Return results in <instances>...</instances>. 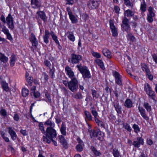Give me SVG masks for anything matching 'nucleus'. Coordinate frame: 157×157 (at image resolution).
<instances>
[{
	"instance_id": "obj_1",
	"label": "nucleus",
	"mask_w": 157,
	"mask_h": 157,
	"mask_svg": "<svg viewBox=\"0 0 157 157\" xmlns=\"http://www.w3.org/2000/svg\"><path fill=\"white\" fill-rule=\"evenodd\" d=\"M45 136H43V140L48 144L51 142V139H55L57 136L56 131L54 128H47L45 134Z\"/></svg>"
},
{
	"instance_id": "obj_2",
	"label": "nucleus",
	"mask_w": 157,
	"mask_h": 157,
	"mask_svg": "<svg viewBox=\"0 0 157 157\" xmlns=\"http://www.w3.org/2000/svg\"><path fill=\"white\" fill-rule=\"evenodd\" d=\"M76 67L82 74V77L85 81H88L91 77V75L88 68L85 66H82L81 63L78 64Z\"/></svg>"
},
{
	"instance_id": "obj_3",
	"label": "nucleus",
	"mask_w": 157,
	"mask_h": 157,
	"mask_svg": "<svg viewBox=\"0 0 157 157\" xmlns=\"http://www.w3.org/2000/svg\"><path fill=\"white\" fill-rule=\"evenodd\" d=\"M78 81L76 78H72L69 82L68 88L72 92H75L78 89Z\"/></svg>"
},
{
	"instance_id": "obj_4",
	"label": "nucleus",
	"mask_w": 157,
	"mask_h": 157,
	"mask_svg": "<svg viewBox=\"0 0 157 157\" xmlns=\"http://www.w3.org/2000/svg\"><path fill=\"white\" fill-rule=\"evenodd\" d=\"M71 62L73 64L78 63L82 59V56L79 55L72 54L71 55Z\"/></svg>"
},
{
	"instance_id": "obj_5",
	"label": "nucleus",
	"mask_w": 157,
	"mask_h": 157,
	"mask_svg": "<svg viewBox=\"0 0 157 157\" xmlns=\"http://www.w3.org/2000/svg\"><path fill=\"white\" fill-rule=\"evenodd\" d=\"M100 0H90L88 4V7L90 9H94L97 8L99 4Z\"/></svg>"
},
{
	"instance_id": "obj_6",
	"label": "nucleus",
	"mask_w": 157,
	"mask_h": 157,
	"mask_svg": "<svg viewBox=\"0 0 157 157\" xmlns=\"http://www.w3.org/2000/svg\"><path fill=\"white\" fill-rule=\"evenodd\" d=\"M113 75L115 78V82L120 86H122L121 76L120 74L116 71L113 72Z\"/></svg>"
},
{
	"instance_id": "obj_7",
	"label": "nucleus",
	"mask_w": 157,
	"mask_h": 157,
	"mask_svg": "<svg viewBox=\"0 0 157 157\" xmlns=\"http://www.w3.org/2000/svg\"><path fill=\"white\" fill-rule=\"evenodd\" d=\"M6 21L9 28L12 30L14 28L13 19L10 14H9L6 17Z\"/></svg>"
},
{
	"instance_id": "obj_8",
	"label": "nucleus",
	"mask_w": 157,
	"mask_h": 157,
	"mask_svg": "<svg viewBox=\"0 0 157 157\" xmlns=\"http://www.w3.org/2000/svg\"><path fill=\"white\" fill-rule=\"evenodd\" d=\"M67 10L68 12L70 19L73 24H75L78 22V19L73 14L72 12L69 7H67Z\"/></svg>"
},
{
	"instance_id": "obj_9",
	"label": "nucleus",
	"mask_w": 157,
	"mask_h": 157,
	"mask_svg": "<svg viewBox=\"0 0 157 157\" xmlns=\"http://www.w3.org/2000/svg\"><path fill=\"white\" fill-rule=\"evenodd\" d=\"M144 143V139L141 137H137V140L133 142L132 145L136 147H139L140 145H143Z\"/></svg>"
},
{
	"instance_id": "obj_10",
	"label": "nucleus",
	"mask_w": 157,
	"mask_h": 157,
	"mask_svg": "<svg viewBox=\"0 0 157 157\" xmlns=\"http://www.w3.org/2000/svg\"><path fill=\"white\" fill-rule=\"evenodd\" d=\"M110 28L111 29L113 36L115 37L117 35V30L115 27L113 22L111 20L109 21Z\"/></svg>"
},
{
	"instance_id": "obj_11",
	"label": "nucleus",
	"mask_w": 157,
	"mask_h": 157,
	"mask_svg": "<svg viewBox=\"0 0 157 157\" xmlns=\"http://www.w3.org/2000/svg\"><path fill=\"white\" fill-rule=\"evenodd\" d=\"M65 71L67 75L69 78H71V79L73 78H76L74 77L75 76L74 72L68 66H66L65 68Z\"/></svg>"
},
{
	"instance_id": "obj_12",
	"label": "nucleus",
	"mask_w": 157,
	"mask_h": 157,
	"mask_svg": "<svg viewBox=\"0 0 157 157\" xmlns=\"http://www.w3.org/2000/svg\"><path fill=\"white\" fill-rule=\"evenodd\" d=\"M30 42L32 44V46L36 48L38 44V42L33 33H32L31 36L30 38Z\"/></svg>"
},
{
	"instance_id": "obj_13",
	"label": "nucleus",
	"mask_w": 157,
	"mask_h": 157,
	"mask_svg": "<svg viewBox=\"0 0 157 157\" xmlns=\"http://www.w3.org/2000/svg\"><path fill=\"white\" fill-rule=\"evenodd\" d=\"M113 104L117 113L118 114H121L122 113L121 108V106L119 105L118 101L117 100H115L113 102Z\"/></svg>"
},
{
	"instance_id": "obj_14",
	"label": "nucleus",
	"mask_w": 157,
	"mask_h": 157,
	"mask_svg": "<svg viewBox=\"0 0 157 157\" xmlns=\"http://www.w3.org/2000/svg\"><path fill=\"white\" fill-rule=\"evenodd\" d=\"M36 13L38 15V17H40L42 19L44 23H46L47 21V17L44 11H38Z\"/></svg>"
},
{
	"instance_id": "obj_15",
	"label": "nucleus",
	"mask_w": 157,
	"mask_h": 157,
	"mask_svg": "<svg viewBox=\"0 0 157 157\" xmlns=\"http://www.w3.org/2000/svg\"><path fill=\"white\" fill-rule=\"evenodd\" d=\"M59 141L61 143L63 147L65 148H67V142L66 140L64 138V137L62 135H59L58 136Z\"/></svg>"
},
{
	"instance_id": "obj_16",
	"label": "nucleus",
	"mask_w": 157,
	"mask_h": 157,
	"mask_svg": "<svg viewBox=\"0 0 157 157\" xmlns=\"http://www.w3.org/2000/svg\"><path fill=\"white\" fill-rule=\"evenodd\" d=\"M138 109L142 117L146 120H148L149 118L146 114L145 110L143 107H140V106L138 107Z\"/></svg>"
},
{
	"instance_id": "obj_17",
	"label": "nucleus",
	"mask_w": 157,
	"mask_h": 157,
	"mask_svg": "<svg viewBox=\"0 0 157 157\" xmlns=\"http://www.w3.org/2000/svg\"><path fill=\"white\" fill-rule=\"evenodd\" d=\"M9 133L11 136L12 139L13 140H15L17 137V136L15 132L12 129V128L9 127L8 128Z\"/></svg>"
},
{
	"instance_id": "obj_18",
	"label": "nucleus",
	"mask_w": 157,
	"mask_h": 157,
	"mask_svg": "<svg viewBox=\"0 0 157 157\" xmlns=\"http://www.w3.org/2000/svg\"><path fill=\"white\" fill-rule=\"evenodd\" d=\"M50 33L48 30H46L45 31V34L44 36H43V38L44 42L46 44H48L49 42V35Z\"/></svg>"
},
{
	"instance_id": "obj_19",
	"label": "nucleus",
	"mask_w": 157,
	"mask_h": 157,
	"mask_svg": "<svg viewBox=\"0 0 157 157\" xmlns=\"http://www.w3.org/2000/svg\"><path fill=\"white\" fill-rule=\"evenodd\" d=\"M147 94L148 95L149 97H150L153 100L154 102H155L156 101V100L155 99L156 95L155 92L153 91H152V89L149 91H147Z\"/></svg>"
},
{
	"instance_id": "obj_20",
	"label": "nucleus",
	"mask_w": 157,
	"mask_h": 157,
	"mask_svg": "<svg viewBox=\"0 0 157 157\" xmlns=\"http://www.w3.org/2000/svg\"><path fill=\"white\" fill-rule=\"evenodd\" d=\"M31 4L35 5L32 7L34 9L40 8V3L38 0H31Z\"/></svg>"
},
{
	"instance_id": "obj_21",
	"label": "nucleus",
	"mask_w": 157,
	"mask_h": 157,
	"mask_svg": "<svg viewBox=\"0 0 157 157\" xmlns=\"http://www.w3.org/2000/svg\"><path fill=\"white\" fill-rule=\"evenodd\" d=\"M103 55L108 58H110L112 57L111 52L107 48H104L102 50Z\"/></svg>"
},
{
	"instance_id": "obj_22",
	"label": "nucleus",
	"mask_w": 157,
	"mask_h": 157,
	"mask_svg": "<svg viewBox=\"0 0 157 157\" xmlns=\"http://www.w3.org/2000/svg\"><path fill=\"white\" fill-rule=\"evenodd\" d=\"M2 87L3 90L6 92H8L10 90L8 84L4 81H2L1 82Z\"/></svg>"
},
{
	"instance_id": "obj_23",
	"label": "nucleus",
	"mask_w": 157,
	"mask_h": 157,
	"mask_svg": "<svg viewBox=\"0 0 157 157\" xmlns=\"http://www.w3.org/2000/svg\"><path fill=\"white\" fill-rule=\"evenodd\" d=\"M44 124L48 126L47 128H54L55 126V124L54 122L51 121L49 119H48L45 122Z\"/></svg>"
},
{
	"instance_id": "obj_24",
	"label": "nucleus",
	"mask_w": 157,
	"mask_h": 157,
	"mask_svg": "<svg viewBox=\"0 0 157 157\" xmlns=\"http://www.w3.org/2000/svg\"><path fill=\"white\" fill-rule=\"evenodd\" d=\"M90 149L92 152L94 153V155L96 156H100L101 154V153L99 151H98L94 146H91L90 147Z\"/></svg>"
},
{
	"instance_id": "obj_25",
	"label": "nucleus",
	"mask_w": 157,
	"mask_h": 157,
	"mask_svg": "<svg viewBox=\"0 0 157 157\" xmlns=\"http://www.w3.org/2000/svg\"><path fill=\"white\" fill-rule=\"evenodd\" d=\"M8 60V58L4 54L0 52V60L4 63L7 62Z\"/></svg>"
},
{
	"instance_id": "obj_26",
	"label": "nucleus",
	"mask_w": 157,
	"mask_h": 157,
	"mask_svg": "<svg viewBox=\"0 0 157 157\" xmlns=\"http://www.w3.org/2000/svg\"><path fill=\"white\" fill-rule=\"evenodd\" d=\"M124 105L127 108H130L132 106V103L131 100L129 99H127L125 101Z\"/></svg>"
},
{
	"instance_id": "obj_27",
	"label": "nucleus",
	"mask_w": 157,
	"mask_h": 157,
	"mask_svg": "<svg viewBox=\"0 0 157 157\" xmlns=\"http://www.w3.org/2000/svg\"><path fill=\"white\" fill-rule=\"evenodd\" d=\"M95 62L99 66L102 70H104L105 69L102 60L97 59L95 60Z\"/></svg>"
},
{
	"instance_id": "obj_28",
	"label": "nucleus",
	"mask_w": 157,
	"mask_h": 157,
	"mask_svg": "<svg viewBox=\"0 0 157 157\" xmlns=\"http://www.w3.org/2000/svg\"><path fill=\"white\" fill-rule=\"evenodd\" d=\"M16 60V58L15 55L13 54L10 57V63L11 66L13 67L14 65Z\"/></svg>"
},
{
	"instance_id": "obj_29",
	"label": "nucleus",
	"mask_w": 157,
	"mask_h": 157,
	"mask_svg": "<svg viewBox=\"0 0 157 157\" xmlns=\"http://www.w3.org/2000/svg\"><path fill=\"white\" fill-rule=\"evenodd\" d=\"M124 14L128 17H130L132 16L134 14V12L130 10H126L124 12Z\"/></svg>"
},
{
	"instance_id": "obj_30",
	"label": "nucleus",
	"mask_w": 157,
	"mask_h": 157,
	"mask_svg": "<svg viewBox=\"0 0 157 157\" xmlns=\"http://www.w3.org/2000/svg\"><path fill=\"white\" fill-rule=\"evenodd\" d=\"M67 34H68L67 37L72 42L75 40V37L72 32H68Z\"/></svg>"
},
{
	"instance_id": "obj_31",
	"label": "nucleus",
	"mask_w": 157,
	"mask_h": 157,
	"mask_svg": "<svg viewBox=\"0 0 157 157\" xmlns=\"http://www.w3.org/2000/svg\"><path fill=\"white\" fill-rule=\"evenodd\" d=\"M112 153L114 157H119L120 155L119 151L116 148L113 149Z\"/></svg>"
},
{
	"instance_id": "obj_32",
	"label": "nucleus",
	"mask_w": 157,
	"mask_h": 157,
	"mask_svg": "<svg viewBox=\"0 0 157 157\" xmlns=\"http://www.w3.org/2000/svg\"><path fill=\"white\" fill-rule=\"evenodd\" d=\"M84 114L86 116V118L88 120L90 121L92 120V117L90 113L88 111H84Z\"/></svg>"
},
{
	"instance_id": "obj_33",
	"label": "nucleus",
	"mask_w": 157,
	"mask_h": 157,
	"mask_svg": "<svg viewBox=\"0 0 157 157\" xmlns=\"http://www.w3.org/2000/svg\"><path fill=\"white\" fill-rule=\"evenodd\" d=\"M49 70V75L52 78H53L54 77V73L55 71V68L54 66H53L52 68H50Z\"/></svg>"
},
{
	"instance_id": "obj_34",
	"label": "nucleus",
	"mask_w": 157,
	"mask_h": 157,
	"mask_svg": "<svg viewBox=\"0 0 157 157\" xmlns=\"http://www.w3.org/2000/svg\"><path fill=\"white\" fill-rule=\"evenodd\" d=\"M144 107L146 109L147 112H150L151 111V106L149 105L148 103L145 102L144 104Z\"/></svg>"
},
{
	"instance_id": "obj_35",
	"label": "nucleus",
	"mask_w": 157,
	"mask_h": 157,
	"mask_svg": "<svg viewBox=\"0 0 157 157\" xmlns=\"http://www.w3.org/2000/svg\"><path fill=\"white\" fill-rule=\"evenodd\" d=\"M96 137H98V139L101 140H102L103 139V137L104 136V134L102 133L100 131H98L97 132Z\"/></svg>"
},
{
	"instance_id": "obj_36",
	"label": "nucleus",
	"mask_w": 157,
	"mask_h": 157,
	"mask_svg": "<svg viewBox=\"0 0 157 157\" xmlns=\"http://www.w3.org/2000/svg\"><path fill=\"white\" fill-rule=\"evenodd\" d=\"M66 127L64 125L63 123L61 125V127L60 128V131L61 133L64 136H65L66 134Z\"/></svg>"
},
{
	"instance_id": "obj_37",
	"label": "nucleus",
	"mask_w": 157,
	"mask_h": 157,
	"mask_svg": "<svg viewBox=\"0 0 157 157\" xmlns=\"http://www.w3.org/2000/svg\"><path fill=\"white\" fill-rule=\"evenodd\" d=\"M38 126L39 129L41 131L42 133L45 134L46 131L44 129V125L42 122H39Z\"/></svg>"
},
{
	"instance_id": "obj_38",
	"label": "nucleus",
	"mask_w": 157,
	"mask_h": 157,
	"mask_svg": "<svg viewBox=\"0 0 157 157\" xmlns=\"http://www.w3.org/2000/svg\"><path fill=\"white\" fill-rule=\"evenodd\" d=\"M29 93V90L27 89H23L22 91V96L24 97H26L27 96Z\"/></svg>"
},
{
	"instance_id": "obj_39",
	"label": "nucleus",
	"mask_w": 157,
	"mask_h": 157,
	"mask_svg": "<svg viewBox=\"0 0 157 157\" xmlns=\"http://www.w3.org/2000/svg\"><path fill=\"white\" fill-rule=\"evenodd\" d=\"M149 13L147 15L154 17L155 16V13L153 12V8L151 6H150L148 9Z\"/></svg>"
},
{
	"instance_id": "obj_40",
	"label": "nucleus",
	"mask_w": 157,
	"mask_h": 157,
	"mask_svg": "<svg viewBox=\"0 0 157 157\" xmlns=\"http://www.w3.org/2000/svg\"><path fill=\"white\" fill-rule=\"evenodd\" d=\"M123 127L126 129L130 132L132 131V128L130 125L127 123L123 124Z\"/></svg>"
},
{
	"instance_id": "obj_41",
	"label": "nucleus",
	"mask_w": 157,
	"mask_h": 157,
	"mask_svg": "<svg viewBox=\"0 0 157 157\" xmlns=\"http://www.w3.org/2000/svg\"><path fill=\"white\" fill-rule=\"evenodd\" d=\"M122 28L125 31L128 33L130 28V26L129 24L126 25H121Z\"/></svg>"
},
{
	"instance_id": "obj_42",
	"label": "nucleus",
	"mask_w": 157,
	"mask_h": 157,
	"mask_svg": "<svg viewBox=\"0 0 157 157\" xmlns=\"http://www.w3.org/2000/svg\"><path fill=\"white\" fill-rule=\"evenodd\" d=\"M128 39H129L130 40L133 41L135 39V37L132 35V34L129 33H128V34L127 36Z\"/></svg>"
},
{
	"instance_id": "obj_43",
	"label": "nucleus",
	"mask_w": 157,
	"mask_h": 157,
	"mask_svg": "<svg viewBox=\"0 0 157 157\" xmlns=\"http://www.w3.org/2000/svg\"><path fill=\"white\" fill-rule=\"evenodd\" d=\"M132 128L134 129V131L136 133H138L140 130V128L139 126L136 124H134L132 126Z\"/></svg>"
},
{
	"instance_id": "obj_44",
	"label": "nucleus",
	"mask_w": 157,
	"mask_h": 157,
	"mask_svg": "<svg viewBox=\"0 0 157 157\" xmlns=\"http://www.w3.org/2000/svg\"><path fill=\"white\" fill-rule=\"evenodd\" d=\"M27 81L30 86H31L33 82V78L31 77H29L26 78Z\"/></svg>"
},
{
	"instance_id": "obj_45",
	"label": "nucleus",
	"mask_w": 157,
	"mask_h": 157,
	"mask_svg": "<svg viewBox=\"0 0 157 157\" xmlns=\"http://www.w3.org/2000/svg\"><path fill=\"white\" fill-rule=\"evenodd\" d=\"M95 121L97 123L98 125L99 126H101L102 127H104V125L103 123L101 121H100L98 118H96Z\"/></svg>"
},
{
	"instance_id": "obj_46",
	"label": "nucleus",
	"mask_w": 157,
	"mask_h": 157,
	"mask_svg": "<svg viewBox=\"0 0 157 157\" xmlns=\"http://www.w3.org/2000/svg\"><path fill=\"white\" fill-rule=\"evenodd\" d=\"M144 89L145 91L146 92V93H147V91H149L151 90V88L149 84H146L144 85Z\"/></svg>"
},
{
	"instance_id": "obj_47",
	"label": "nucleus",
	"mask_w": 157,
	"mask_h": 157,
	"mask_svg": "<svg viewBox=\"0 0 157 157\" xmlns=\"http://www.w3.org/2000/svg\"><path fill=\"white\" fill-rule=\"evenodd\" d=\"M92 94L93 98H97L99 97V94H97L96 91L95 90H92Z\"/></svg>"
},
{
	"instance_id": "obj_48",
	"label": "nucleus",
	"mask_w": 157,
	"mask_h": 157,
	"mask_svg": "<svg viewBox=\"0 0 157 157\" xmlns=\"http://www.w3.org/2000/svg\"><path fill=\"white\" fill-rule=\"evenodd\" d=\"M74 98L77 99H81L82 98V97L80 92H77L75 95Z\"/></svg>"
},
{
	"instance_id": "obj_49",
	"label": "nucleus",
	"mask_w": 157,
	"mask_h": 157,
	"mask_svg": "<svg viewBox=\"0 0 157 157\" xmlns=\"http://www.w3.org/2000/svg\"><path fill=\"white\" fill-rule=\"evenodd\" d=\"M76 149L78 152H81L83 150V148L82 145L80 144H78L76 146Z\"/></svg>"
},
{
	"instance_id": "obj_50",
	"label": "nucleus",
	"mask_w": 157,
	"mask_h": 157,
	"mask_svg": "<svg viewBox=\"0 0 157 157\" xmlns=\"http://www.w3.org/2000/svg\"><path fill=\"white\" fill-rule=\"evenodd\" d=\"M146 5L145 2H143V3H141L140 6V9L143 12H145L146 10Z\"/></svg>"
},
{
	"instance_id": "obj_51",
	"label": "nucleus",
	"mask_w": 157,
	"mask_h": 157,
	"mask_svg": "<svg viewBox=\"0 0 157 157\" xmlns=\"http://www.w3.org/2000/svg\"><path fill=\"white\" fill-rule=\"evenodd\" d=\"M129 21L126 17H124L122 20L123 24L122 25H126L129 24Z\"/></svg>"
},
{
	"instance_id": "obj_52",
	"label": "nucleus",
	"mask_w": 157,
	"mask_h": 157,
	"mask_svg": "<svg viewBox=\"0 0 157 157\" xmlns=\"http://www.w3.org/2000/svg\"><path fill=\"white\" fill-rule=\"evenodd\" d=\"M30 94L32 96H34L35 98H38L40 95V93L38 92H35L33 93H31Z\"/></svg>"
},
{
	"instance_id": "obj_53",
	"label": "nucleus",
	"mask_w": 157,
	"mask_h": 157,
	"mask_svg": "<svg viewBox=\"0 0 157 157\" xmlns=\"http://www.w3.org/2000/svg\"><path fill=\"white\" fill-rule=\"evenodd\" d=\"M0 113L1 115L3 117H5L7 115V113L6 110L3 109H1Z\"/></svg>"
},
{
	"instance_id": "obj_54",
	"label": "nucleus",
	"mask_w": 157,
	"mask_h": 157,
	"mask_svg": "<svg viewBox=\"0 0 157 157\" xmlns=\"http://www.w3.org/2000/svg\"><path fill=\"white\" fill-rule=\"evenodd\" d=\"M2 31L6 35L10 33L8 29L5 26L2 28Z\"/></svg>"
},
{
	"instance_id": "obj_55",
	"label": "nucleus",
	"mask_w": 157,
	"mask_h": 157,
	"mask_svg": "<svg viewBox=\"0 0 157 157\" xmlns=\"http://www.w3.org/2000/svg\"><path fill=\"white\" fill-rule=\"evenodd\" d=\"M91 113L94 116L95 120L96 118H98V113L95 110H92L91 111Z\"/></svg>"
},
{
	"instance_id": "obj_56",
	"label": "nucleus",
	"mask_w": 157,
	"mask_h": 157,
	"mask_svg": "<svg viewBox=\"0 0 157 157\" xmlns=\"http://www.w3.org/2000/svg\"><path fill=\"white\" fill-rule=\"evenodd\" d=\"M97 131L95 130H91L90 132V136L92 137V136L96 137V133Z\"/></svg>"
},
{
	"instance_id": "obj_57",
	"label": "nucleus",
	"mask_w": 157,
	"mask_h": 157,
	"mask_svg": "<svg viewBox=\"0 0 157 157\" xmlns=\"http://www.w3.org/2000/svg\"><path fill=\"white\" fill-rule=\"evenodd\" d=\"M142 69L144 71H145L147 73H148L150 71L148 67L146 65H144L142 67Z\"/></svg>"
},
{
	"instance_id": "obj_58",
	"label": "nucleus",
	"mask_w": 157,
	"mask_h": 157,
	"mask_svg": "<svg viewBox=\"0 0 157 157\" xmlns=\"http://www.w3.org/2000/svg\"><path fill=\"white\" fill-rule=\"evenodd\" d=\"M124 4L127 6H129L132 7L133 5L131 3L129 0H124Z\"/></svg>"
},
{
	"instance_id": "obj_59",
	"label": "nucleus",
	"mask_w": 157,
	"mask_h": 157,
	"mask_svg": "<svg viewBox=\"0 0 157 157\" xmlns=\"http://www.w3.org/2000/svg\"><path fill=\"white\" fill-rule=\"evenodd\" d=\"M82 17L84 21H86L89 17V16L86 14L83 13L82 15Z\"/></svg>"
},
{
	"instance_id": "obj_60",
	"label": "nucleus",
	"mask_w": 157,
	"mask_h": 157,
	"mask_svg": "<svg viewBox=\"0 0 157 157\" xmlns=\"http://www.w3.org/2000/svg\"><path fill=\"white\" fill-rule=\"evenodd\" d=\"M44 65L47 67H48L50 68L51 66V64L49 61L48 60H45L44 62Z\"/></svg>"
},
{
	"instance_id": "obj_61",
	"label": "nucleus",
	"mask_w": 157,
	"mask_h": 157,
	"mask_svg": "<svg viewBox=\"0 0 157 157\" xmlns=\"http://www.w3.org/2000/svg\"><path fill=\"white\" fill-rule=\"evenodd\" d=\"M113 92L115 96L117 98L119 96L118 93L120 94L121 93V90H120L119 91L117 90V88L115 89V90L113 91Z\"/></svg>"
},
{
	"instance_id": "obj_62",
	"label": "nucleus",
	"mask_w": 157,
	"mask_h": 157,
	"mask_svg": "<svg viewBox=\"0 0 157 157\" xmlns=\"http://www.w3.org/2000/svg\"><path fill=\"white\" fill-rule=\"evenodd\" d=\"M66 5H72L74 3L73 0H65Z\"/></svg>"
},
{
	"instance_id": "obj_63",
	"label": "nucleus",
	"mask_w": 157,
	"mask_h": 157,
	"mask_svg": "<svg viewBox=\"0 0 157 157\" xmlns=\"http://www.w3.org/2000/svg\"><path fill=\"white\" fill-rule=\"evenodd\" d=\"M92 55L94 57L97 58H100L101 57L100 54L96 52H94L92 53Z\"/></svg>"
},
{
	"instance_id": "obj_64",
	"label": "nucleus",
	"mask_w": 157,
	"mask_h": 157,
	"mask_svg": "<svg viewBox=\"0 0 157 157\" xmlns=\"http://www.w3.org/2000/svg\"><path fill=\"white\" fill-rule=\"evenodd\" d=\"M50 34L51 35L53 40H56V39H57V36L55 35L54 33L53 32L51 31L50 33Z\"/></svg>"
}]
</instances>
